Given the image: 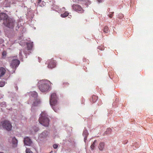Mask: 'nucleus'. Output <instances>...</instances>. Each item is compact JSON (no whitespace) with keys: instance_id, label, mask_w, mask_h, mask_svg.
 <instances>
[{"instance_id":"obj_1","label":"nucleus","mask_w":153,"mask_h":153,"mask_svg":"<svg viewBox=\"0 0 153 153\" xmlns=\"http://www.w3.org/2000/svg\"><path fill=\"white\" fill-rule=\"evenodd\" d=\"M0 20H3V24L6 26L11 29L15 27L16 29L17 30L22 26L20 23L21 19L16 22L14 19L9 18L8 15L5 13H0Z\"/></svg>"},{"instance_id":"obj_2","label":"nucleus","mask_w":153,"mask_h":153,"mask_svg":"<svg viewBox=\"0 0 153 153\" xmlns=\"http://www.w3.org/2000/svg\"><path fill=\"white\" fill-rule=\"evenodd\" d=\"M50 82L47 80H42L38 82L39 89L40 91L45 93L50 91L51 89Z\"/></svg>"},{"instance_id":"obj_3","label":"nucleus","mask_w":153,"mask_h":153,"mask_svg":"<svg viewBox=\"0 0 153 153\" xmlns=\"http://www.w3.org/2000/svg\"><path fill=\"white\" fill-rule=\"evenodd\" d=\"M39 123L44 126H48L49 124V119L46 112H42L39 119Z\"/></svg>"},{"instance_id":"obj_4","label":"nucleus","mask_w":153,"mask_h":153,"mask_svg":"<svg viewBox=\"0 0 153 153\" xmlns=\"http://www.w3.org/2000/svg\"><path fill=\"white\" fill-rule=\"evenodd\" d=\"M57 96L55 93H53L51 94L50 99V104L52 108L56 112L57 111L54 108L57 105Z\"/></svg>"},{"instance_id":"obj_5","label":"nucleus","mask_w":153,"mask_h":153,"mask_svg":"<svg viewBox=\"0 0 153 153\" xmlns=\"http://www.w3.org/2000/svg\"><path fill=\"white\" fill-rule=\"evenodd\" d=\"M11 61L10 63V66L11 68L13 69V70L11 72L13 73L14 72L16 68L18 67L20 64V61L18 59H12L10 58Z\"/></svg>"},{"instance_id":"obj_6","label":"nucleus","mask_w":153,"mask_h":153,"mask_svg":"<svg viewBox=\"0 0 153 153\" xmlns=\"http://www.w3.org/2000/svg\"><path fill=\"white\" fill-rule=\"evenodd\" d=\"M1 126L6 130L9 131L11 130L12 126L10 122L7 120H4L1 122L0 123V127Z\"/></svg>"},{"instance_id":"obj_7","label":"nucleus","mask_w":153,"mask_h":153,"mask_svg":"<svg viewBox=\"0 0 153 153\" xmlns=\"http://www.w3.org/2000/svg\"><path fill=\"white\" fill-rule=\"evenodd\" d=\"M29 94L32 97L34 98L35 101L33 102V105H37V104L40 102V100L37 98L38 97V94L35 91L30 92V93H29Z\"/></svg>"},{"instance_id":"obj_8","label":"nucleus","mask_w":153,"mask_h":153,"mask_svg":"<svg viewBox=\"0 0 153 153\" xmlns=\"http://www.w3.org/2000/svg\"><path fill=\"white\" fill-rule=\"evenodd\" d=\"M47 64H48L47 67L49 68H53L56 66V62L53 59L48 60Z\"/></svg>"},{"instance_id":"obj_9","label":"nucleus","mask_w":153,"mask_h":153,"mask_svg":"<svg viewBox=\"0 0 153 153\" xmlns=\"http://www.w3.org/2000/svg\"><path fill=\"white\" fill-rule=\"evenodd\" d=\"M72 7L73 9L74 10L77 11L79 13H81L83 12V10L82 8L79 5L74 4L72 6Z\"/></svg>"},{"instance_id":"obj_10","label":"nucleus","mask_w":153,"mask_h":153,"mask_svg":"<svg viewBox=\"0 0 153 153\" xmlns=\"http://www.w3.org/2000/svg\"><path fill=\"white\" fill-rule=\"evenodd\" d=\"M49 132L47 131H45L40 134L39 135V137L42 139H45L49 136Z\"/></svg>"},{"instance_id":"obj_11","label":"nucleus","mask_w":153,"mask_h":153,"mask_svg":"<svg viewBox=\"0 0 153 153\" xmlns=\"http://www.w3.org/2000/svg\"><path fill=\"white\" fill-rule=\"evenodd\" d=\"M24 142L25 144L27 146H31L32 144V141L28 137L24 138Z\"/></svg>"},{"instance_id":"obj_12","label":"nucleus","mask_w":153,"mask_h":153,"mask_svg":"<svg viewBox=\"0 0 153 153\" xmlns=\"http://www.w3.org/2000/svg\"><path fill=\"white\" fill-rule=\"evenodd\" d=\"M27 48H28V50H27V51L25 52L24 51H23V53L25 55H26L27 54V52H29V50H30L31 48H32L33 46V42H30L29 43H27Z\"/></svg>"},{"instance_id":"obj_13","label":"nucleus","mask_w":153,"mask_h":153,"mask_svg":"<svg viewBox=\"0 0 153 153\" xmlns=\"http://www.w3.org/2000/svg\"><path fill=\"white\" fill-rule=\"evenodd\" d=\"M10 0H5L4 1V4L3 7H9L10 6V4L11 3Z\"/></svg>"},{"instance_id":"obj_14","label":"nucleus","mask_w":153,"mask_h":153,"mask_svg":"<svg viewBox=\"0 0 153 153\" xmlns=\"http://www.w3.org/2000/svg\"><path fill=\"white\" fill-rule=\"evenodd\" d=\"M10 0H5L4 1V4L3 7H9L10 6V4L11 3Z\"/></svg>"},{"instance_id":"obj_15","label":"nucleus","mask_w":153,"mask_h":153,"mask_svg":"<svg viewBox=\"0 0 153 153\" xmlns=\"http://www.w3.org/2000/svg\"><path fill=\"white\" fill-rule=\"evenodd\" d=\"M37 5L40 7H43L45 5V3L42 0H37Z\"/></svg>"},{"instance_id":"obj_16","label":"nucleus","mask_w":153,"mask_h":153,"mask_svg":"<svg viewBox=\"0 0 153 153\" xmlns=\"http://www.w3.org/2000/svg\"><path fill=\"white\" fill-rule=\"evenodd\" d=\"M88 134V132L87 131L86 129H84L83 131V136L84 137V141L85 142H86V141L87 139V137Z\"/></svg>"},{"instance_id":"obj_17","label":"nucleus","mask_w":153,"mask_h":153,"mask_svg":"<svg viewBox=\"0 0 153 153\" xmlns=\"http://www.w3.org/2000/svg\"><path fill=\"white\" fill-rule=\"evenodd\" d=\"M12 141L13 146L14 147H16L17 145L18 141L15 137L12 138Z\"/></svg>"},{"instance_id":"obj_18","label":"nucleus","mask_w":153,"mask_h":153,"mask_svg":"<svg viewBox=\"0 0 153 153\" xmlns=\"http://www.w3.org/2000/svg\"><path fill=\"white\" fill-rule=\"evenodd\" d=\"M39 130L38 127L36 126H34L31 129V132L32 134H33L36 132L38 131Z\"/></svg>"},{"instance_id":"obj_19","label":"nucleus","mask_w":153,"mask_h":153,"mask_svg":"<svg viewBox=\"0 0 153 153\" xmlns=\"http://www.w3.org/2000/svg\"><path fill=\"white\" fill-rule=\"evenodd\" d=\"M5 72V70L3 68H0V77L4 75Z\"/></svg>"},{"instance_id":"obj_20","label":"nucleus","mask_w":153,"mask_h":153,"mask_svg":"<svg viewBox=\"0 0 153 153\" xmlns=\"http://www.w3.org/2000/svg\"><path fill=\"white\" fill-rule=\"evenodd\" d=\"M104 143L103 142L100 143L99 146V149L100 150H102L104 147Z\"/></svg>"},{"instance_id":"obj_21","label":"nucleus","mask_w":153,"mask_h":153,"mask_svg":"<svg viewBox=\"0 0 153 153\" xmlns=\"http://www.w3.org/2000/svg\"><path fill=\"white\" fill-rule=\"evenodd\" d=\"M69 13L68 11H65L64 13L61 14V16L62 18H65L69 15Z\"/></svg>"},{"instance_id":"obj_22","label":"nucleus","mask_w":153,"mask_h":153,"mask_svg":"<svg viewBox=\"0 0 153 153\" xmlns=\"http://www.w3.org/2000/svg\"><path fill=\"white\" fill-rule=\"evenodd\" d=\"M111 131V128H107L106 131L104 133V134H107L110 133Z\"/></svg>"},{"instance_id":"obj_23","label":"nucleus","mask_w":153,"mask_h":153,"mask_svg":"<svg viewBox=\"0 0 153 153\" xmlns=\"http://www.w3.org/2000/svg\"><path fill=\"white\" fill-rule=\"evenodd\" d=\"M96 142L97 140H95L93 142V144L91 145L90 148L91 149H94V148L95 147V143H96Z\"/></svg>"},{"instance_id":"obj_24","label":"nucleus","mask_w":153,"mask_h":153,"mask_svg":"<svg viewBox=\"0 0 153 153\" xmlns=\"http://www.w3.org/2000/svg\"><path fill=\"white\" fill-rule=\"evenodd\" d=\"M5 84V82L4 81L0 82V87L4 86Z\"/></svg>"},{"instance_id":"obj_25","label":"nucleus","mask_w":153,"mask_h":153,"mask_svg":"<svg viewBox=\"0 0 153 153\" xmlns=\"http://www.w3.org/2000/svg\"><path fill=\"white\" fill-rule=\"evenodd\" d=\"M104 32L105 33H107L108 31V27L107 26H105L104 29Z\"/></svg>"},{"instance_id":"obj_26","label":"nucleus","mask_w":153,"mask_h":153,"mask_svg":"<svg viewBox=\"0 0 153 153\" xmlns=\"http://www.w3.org/2000/svg\"><path fill=\"white\" fill-rule=\"evenodd\" d=\"M4 4V0H0V7H3Z\"/></svg>"},{"instance_id":"obj_27","label":"nucleus","mask_w":153,"mask_h":153,"mask_svg":"<svg viewBox=\"0 0 153 153\" xmlns=\"http://www.w3.org/2000/svg\"><path fill=\"white\" fill-rule=\"evenodd\" d=\"M7 53L6 51H4L2 53V55L3 57H5L6 56Z\"/></svg>"},{"instance_id":"obj_28","label":"nucleus","mask_w":153,"mask_h":153,"mask_svg":"<svg viewBox=\"0 0 153 153\" xmlns=\"http://www.w3.org/2000/svg\"><path fill=\"white\" fill-rule=\"evenodd\" d=\"M26 153H33L32 152L30 149H26Z\"/></svg>"},{"instance_id":"obj_29","label":"nucleus","mask_w":153,"mask_h":153,"mask_svg":"<svg viewBox=\"0 0 153 153\" xmlns=\"http://www.w3.org/2000/svg\"><path fill=\"white\" fill-rule=\"evenodd\" d=\"M19 56L20 57V59H22L23 58V56L22 55V51H20L19 53Z\"/></svg>"},{"instance_id":"obj_30","label":"nucleus","mask_w":153,"mask_h":153,"mask_svg":"<svg viewBox=\"0 0 153 153\" xmlns=\"http://www.w3.org/2000/svg\"><path fill=\"white\" fill-rule=\"evenodd\" d=\"M65 8L64 7H63L61 9H60V10H58V11H59V12H64V11L65 10Z\"/></svg>"},{"instance_id":"obj_31","label":"nucleus","mask_w":153,"mask_h":153,"mask_svg":"<svg viewBox=\"0 0 153 153\" xmlns=\"http://www.w3.org/2000/svg\"><path fill=\"white\" fill-rule=\"evenodd\" d=\"M123 16L122 14L120 13L118 15V17L119 18L121 19L123 17Z\"/></svg>"},{"instance_id":"obj_32","label":"nucleus","mask_w":153,"mask_h":153,"mask_svg":"<svg viewBox=\"0 0 153 153\" xmlns=\"http://www.w3.org/2000/svg\"><path fill=\"white\" fill-rule=\"evenodd\" d=\"M53 147L54 149H56L57 148L58 146L56 144H54L53 146Z\"/></svg>"},{"instance_id":"obj_33","label":"nucleus","mask_w":153,"mask_h":153,"mask_svg":"<svg viewBox=\"0 0 153 153\" xmlns=\"http://www.w3.org/2000/svg\"><path fill=\"white\" fill-rule=\"evenodd\" d=\"M1 105H2L3 107H5L6 105V103L5 102H3L1 103Z\"/></svg>"},{"instance_id":"obj_34","label":"nucleus","mask_w":153,"mask_h":153,"mask_svg":"<svg viewBox=\"0 0 153 153\" xmlns=\"http://www.w3.org/2000/svg\"><path fill=\"white\" fill-rule=\"evenodd\" d=\"M114 13V12L111 13V14H110L109 15V16L110 18H112L113 16V14Z\"/></svg>"},{"instance_id":"obj_35","label":"nucleus","mask_w":153,"mask_h":153,"mask_svg":"<svg viewBox=\"0 0 153 153\" xmlns=\"http://www.w3.org/2000/svg\"><path fill=\"white\" fill-rule=\"evenodd\" d=\"M3 42V40L2 39H0V44H2Z\"/></svg>"},{"instance_id":"obj_36","label":"nucleus","mask_w":153,"mask_h":153,"mask_svg":"<svg viewBox=\"0 0 153 153\" xmlns=\"http://www.w3.org/2000/svg\"><path fill=\"white\" fill-rule=\"evenodd\" d=\"M91 3V2L88 1V3H87L86 4V5H88L89 4H90Z\"/></svg>"},{"instance_id":"obj_37","label":"nucleus","mask_w":153,"mask_h":153,"mask_svg":"<svg viewBox=\"0 0 153 153\" xmlns=\"http://www.w3.org/2000/svg\"><path fill=\"white\" fill-rule=\"evenodd\" d=\"M103 0H97V1L99 3H101L102 2Z\"/></svg>"},{"instance_id":"obj_38","label":"nucleus","mask_w":153,"mask_h":153,"mask_svg":"<svg viewBox=\"0 0 153 153\" xmlns=\"http://www.w3.org/2000/svg\"><path fill=\"white\" fill-rule=\"evenodd\" d=\"M72 17V16L71 15H69V16H68V18H71V17Z\"/></svg>"},{"instance_id":"obj_39","label":"nucleus","mask_w":153,"mask_h":153,"mask_svg":"<svg viewBox=\"0 0 153 153\" xmlns=\"http://www.w3.org/2000/svg\"><path fill=\"white\" fill-rule=\"evenodd\" d=\"M96 97L95 96H93L92 97V98H95Z\"/></svg>"},{"instance_id":"obj_40","label":"nucleus","mask_w":153,"mask_h":153,"mask_svg":"<svg viewBox=\"0 0 153 153\" xmlns=\"http://www.w3.org/2000/svg\"><path fill=\"white\" fill-rule=\"evenodd\" d=\"M101 47H100V46H99V47H98V48H99V49H101Z\"/></svg>"}]
</instances>
